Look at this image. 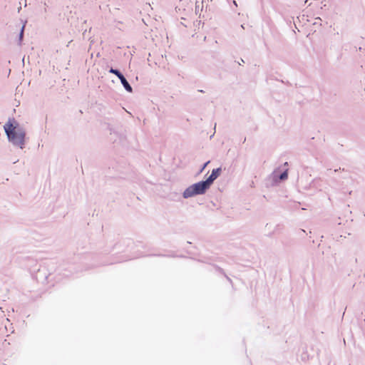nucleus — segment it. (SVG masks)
Instances as JSON below:
<instances>
[{"instance_id":"obj_8","label":"nucleus","mask_w":365,"mask_h":365,"mask_svg":"<svg viewBox=\"0 0 365 365\" xmlns=\"http://www.w3.org/2000/svg\"><path fill=\"white\" fill-rule=\"evenodd\" d=\"M23 36V29L21 30V37H22Z\"/></svg>"},{"instance_id":"obj_2","label":"nucleus","mask_w":365,"mask_h":365,"mask_svg":"<svg viewBox=\"0 0 365 365\" xmlns=\"http://www.w3.org/2000/svg\"><path fill=\"white\" fill-rule=\"evenodd\" d=\"M209 187L210 186L206 181H201L185 189L182 195L185 198H189L197 195H202L204 194Z\"/></svg>"},{"instance_id":"obj_4","label":"nucleus","mask_w":365,"mask_h":365,"mask_svg":"<svg viewBox=\"0 0 365 365\" xmlns=\"http://www.w3.org/2000/svg\"><path fill=\"white\" fill-rule=\"evenodd\" d=\"M119 79L120 80L125 89L128 92H132V87L130 86V84L123 75L119 78Z\"/></svg>"},{"instance_id":"obj_7","label":"nucleus","mask_w":365,"mask_h":365,"mask_svg":"<svg viewBox=\"0 0 365 365\" xmlns=\"http://www.w3.org/2000/svg\"><path fill=\"white\" fill-rule=\"evenodd\" d=\"M209 163H210V162H209V161H207L206 163H205V164H204V165H203L202 168L201 169L200 172H202V171L205 168V167L207 165V164H208Z\"/></svg>"},{"instance_id":"obj_3","label":"nucleus","mask_w":365,"mask_h":365,"mask_svg":"<svg viewBox=\"0 0 365 365\" xmlns=\"http://www.w3.org/2000/svg\"><path fill=\"white\" fill-rule=\"evenodd\" d=\"M221 169L217 168L214 169L212 172V174L210 175V177L205 180L206 182L210 186L213 181L220 175Z\"/></svg>"},{"instance_id":"obj_5","label":"nucleus","mask_w":365,"mask_h":365,"mask_svg":"<svg viewBox=\"0 0 365 365\" xmlns=\"http://www.w3.org/2000/svg\"><path fill=\"white\" fill-rule=\"evenodd\" d=\"M109 71H110V73H113L115 76H117L118 78L122 76L120 72L116 69L110 68Z\"/></svg>"},{"instance_id":"obj_1","label":"nucleus","mask_w":365,"mask_h":365,"mask_svg":"<svg viewBox=\"0 0 365 365\" xmlns=\"http://www.w3.org/2000/svg\"><path fill=\"white\" fill-rule=\"evenodd\" d=\"M14 123V120H9L4 125V128L9 140L13 144L21 148L24 143L25 133L21 129L17 128Z\"/></svg>"},{"instance_id":"obj_6","label":"nucleus","mask_w":365,"mask_h":365,"mask_svg":"<svg viewBox=\"0 0 365 365\" xmlns=\"http://www.w3.org/2000/svg\"><path fill=\"white\" fill-rule=\"evenodd\" d=\"M287 171L284 172L281 175H280V179L281 180H284V179H287Z\"/></svg>"}]
</instances>
